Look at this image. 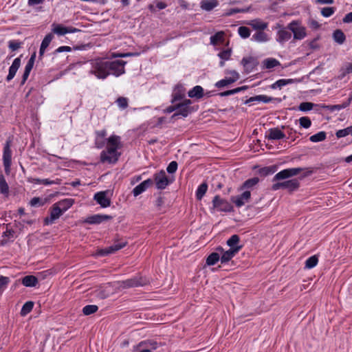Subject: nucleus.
<instances>
[{
    "label": "nucleus",
    "mask_w": 352,
    "mask_h": 352,
    "mask_svg": "<svg viewBox=\"0 0 352 352\" xmlns=\"http://www.w3.org/2000/svg\"><path fill=\"white\" fill-rule=\"evenodd\" d=\"M116 102L118 105L122 109H125L128 107V100L126 98L119 97Z\"/></svg>",
    "instance_id": "58"
},
{
    "label": "nucleus",
    "mask_w": 352,
    "mask_h": 352,
    "mask_svg": "<svg viewBox=\"0 0 352 352\" xmlns=\"http://www.w3.org/2000/svg\"><path fill=\"white\" fill-rule=\"evenodd\" d=\"M188 96L192 98L199 99L204 96V89L201 86L197 85L188 91Z\"/></svg>",
    "instance_id": "26"
},
{
    "label": "nucleus",
    "mask_w": 352,
    "mask_h": 352,
    "mask_svg": "<svg viewBox=\"0 0 352 352\" xmlns=\"http://www.w3.org/2000/svg\"><path fill=\"white\" fill-rule=\"evenodd\" d=\"M251 197V192L249 190H245L243 193L237 196L231 197V201L236 205V207L240 208L248 203Z\"/></svg>",
    "instance_id": "11"
},
{
    "label": "nucleus",
    "mask_w": 352,
    "mask_h": 352,
    "mask_svg": "<svg viewBox=\"0 0 352 352\" xmlns=\"http://www.w3.org/2000/svg\"><path fill=\"white\" fill-rule=\"evenodd\" d=\"M304 170H306V173L304 174V177L308 176L313 173L311 170H309L308 168H292L284 169L276 174L274 177V181L285 179L293 176H296Z\"/></svg>",
    "instance_id": "3"
},
{
    "label": "nucleus",
    "mask_w": 352,
    "mask_h": 352,
    "mask_svg": "<svg viewBox=\"0 0 352 352\" xmlns=\"http://www.w3.org/2000/svg\"><path fill=\"white\" fill-rule=\"evenodd\" d=\"M10 140H8L3 147V161L6 174H9L10 171V165L12 162V152L10 149Z\"/></svg>",
    "instance_id": "5"
},
{
    "label": "nucleus",
    "mask_w": 352,
    "mask_h": 352,
    "mask_svg": "<svg viewBox=\"0 0 352 352\" xmlns=\"http://www.w3.org/2000/svg\"><path fill=\"white\" fill-rule=\"evenodd\" d=\"M232 54L231 49H227L225 50L221 51L219 53L218 56L221 59L224 60H228L230 59Z\"/></svg>",
    "instance_id": "51"
},
{
    "label": "nucleus",
    "mask_w": 352,
    "mask_h": 352,
    "mask_svg": "<svg viewBox=\"0 0 352 352\" xmlns=\"http://www.w3.org/2000/svg\"><path fill=\"white\" fill-rule=\"evenodd\" d=\"M177 168V163L175 161L171 162L167 166L166 170L169 173H174Z\"/></svg>",
    "instance_id": "61"
},
{
    "label": "nucleus",
    "mask_w": 352,
    "mask_h": 352,
    "mask_svg": "<svg viewBox=\"0 0 352 352\" xmlns=\"http://www.w3.org/2000/svg\"><path fill=\"white\" fill-rule=\"evenodd\" d=\"M213 207L223 212H230L232 210L231 204L225 199H221L219 195H216L212 200Z\"/></svg>",
    "instance_id": "7"
},
{
    "label": "nucleus",
    "mask_w": 352,
    "mask_h": 352,
    "mask_svg": "<svg viewBox=\"0 0 352 352\" xmlns=\"http://www.w3.org/2000/svg\"><path fill=\"white\" fill-rule=\"evenodd\" d=\"M296 80L294 79H280L274 84H272L271 87L272 89L281 88L282 87L287 85L288 84H292Z\"/></svg>",
    "instance_id": "34"
},
{
    "label": "nucleus",
    "mask_w": 352,
    "mask_h": 352,
    "mask_svg": "<svg viewBox=\"0 0 352 352\" xmlns=\"http://www.w3.org/2000/svg\"><path fill=\"white\" fill-rule=\"evenodd\" d=\"M154 182L157 189L163 190L170 183L164 170L154 175Z\"/></svg>",
    "instance_id": "6"
},
{
    "label": "nucleus",
    "mask_w": 352,
    "mask_h": 352,
    "mask_svg": "<svg viewBox=\"0 0 352 352\" xmlns=\"http://www.w3.org/2000/svg\"><path fill=\"white\" fill-rule=\"evenodd\" d=\"M33 182L34 184H43V185L60 184L61 179H56L55 180H50L49 179H41L38 178H34V179H33Z\"/></svg>",
    "instance_id": "31"
},
{
    "label": "nucleus",
    "mask_w": 352,
    "mask_h": 352,
    "mask_svg": "<svg viewBox=\"0 0 352 352\" xmlns=\"http://www.w3.org/2000/svg\"><path fill=\"white\" fill-rule=\"evenodd\" d=\"M225 33L223 31L217 32L214 35L210 37V43L213 45H217L219 43L224 41Z\"/></svg>",
    "instance_id": "30"
},
{
    "label": "nucleus",
    "mask_w": 352,
    "mask_h": 352,
    "mask_svg": "<svg viewBox=\"0 0 352 352\" xmlns=\"http://www.w3.org/2000/svg\"><path fill=\"white\" fill-rule=\"evenodd\" d=\"M33 307L34 302L32 301L26 302L22 307V309L21 310V315L22 316H26L32 310Z\"/></svg>",
    "instance_id": "37"
},
{
    "label": "nucleus",
    "mask_w": 352,
    "mask_h": 352,
    "mask_svg": "<svg viewBox=\"0 0 352 352\" xmlns=\"http://www.w3.org/2000/svg\"><path fill=\"white\" fill-rule=\"evenodd\" d=\"M242 246H239L236 248L229 249L224 252L222 256L220 257L221 263H227L230 261L235 254L241 249Z\"/></svg>",
    "instance_id": "17"
},
{
    "label": "nucleus",
    "mask_w": 352,
    "mask_h": 352,
    "mask_svg": "<svg viewBox=\"0 0 352 352\" xmlns=\"http://www.w3.org/2000/svg\"><path fill=\"white\" fill-rule=\"evenodd\" d=\"M335 12V9L333 7H325L321 10V14L324 17H329L331 16Z\"/></svg>",
    "instance_id": "54"
},
{
    "label": "nucleus",
    "mask_w": 352,
    "mask_h": 352,
    "mask_svg": "<svg viewBox=\"0 0 352 352\" xmlns=\"http://www.w3.org/2000/svg\"><path fill=\"white\" fill-rule=\"evenodd\" d=\"M98 307L97 305H86L82 309V313L85 316H88V315H90V314H92L98 311Z\"/></svg>",
    "instance_id": "45"
},
{
    "label": "nucleus",
    "mask_w": 352,
    "mask_h": 352,
    "mask_svg": "<svg viewBox=\"0 0 352 352\" xmlns=\"http://www.w3.org/2000/svg\"><path fill=\"white\" fill-rule=\"evenodd\" d=\"M148 281L146 278H143L142 277H134L131 279L126 280L121 283V287L122 288H129L134 287L138 286H143L146 285Z\"/></svg>",
    "instance_id": "10"
},
{
    "label": "nucleus",
    "mask_w": 352,
    "mask_h": 352,
    "mask_svg": "<svg viewBox=\"0 0 352 352\" xmlns=\"http://www.w3.org/2000/svg\"><path fill=\"white\" fill-rule=\"evenodd\" d=\"M218 2L217 0H205L201 3V8L206 11H210L217 7Z\"/></svg>",
    "instance_id": "28"
},
{
    "label": "nucleus",
    "mask_w": 352,
    "mask_h": 352,
    "mask_svg": "<svg viewBox=\"0 0 352 352\" xmlns=\"http://www.w3.org/2000/svg\"><path fill=\"white\" fill-rule=\"evenodd\" d=\"M164 198L160 196L156 199L155 205L157 209L158 210H160L161 209V207L164 205Z\"/></svg>",
    "instance_id": "62"
},
{
    "label": "nucleus",
    "mask_w": 352,
    "mask_h": 352,
    "mask_svg": "<svg viewBox=\"0 0 352 352\" xmlns=\"http://www.w3.org/2000/svg\"><path fill=\"white\" fill-rule=\"evenodd\" d=\"M259 182V179L258 177H252L246 180L243 186H241V189L244 188H250L254 186H256Z\"/></svg>",
    "instance_id": "42"
},
{
    "label": "nucleus",
    "mask_w": 352,
    "mask_h": 352,
    "mask_svg": "<svg viewBox=\"0 0 352 352\" xmlns=\"http://www.w3.org/2000/svg\"><path fill=\"white\" fill-rule=\"evenodd\" d=\"M177 112L173 116V117L181 115L184 117H187L189 113L192 111L191 107H186L181 103L176 104Z\"/></svg>",
    "instance_id": "21"
},
{
    "label": "nucleus",
    "mask_w": 352,
    "mask_h": 352,
    "mask_svg": "<svg viewBox=\"0 0 352 352\" xmlns=\"http://www.w3.org/2000/svg\"><path fill=\"white\" fill-rule=\"evenodd\" d=\"M238 92H239V89H234L228 90V91H226L224 92H222V93L220 94V95L221 96H230V95H232V94H236Z\"/></svg>",
    "instance_id": "63"
},
{
    "label": "nucleus",
    "mask_w": 352,
    "mask_h": 352,
    "mask_svg": "<svg viewBox=\"0 0 352 352\" xmlns=\"http://www.w3.org/2000/svg\"><path fill=\"white\" fill-rule=\"evenodd\" d=\"M74 203V201L72 199H65L56 204V206H58L59 208L61 210V211L64 212L67 210H68L73 205Z\"/></svg>",
    "instance_id": "27"
},
{
    "label": "nucleus",
    "mask_w": 352,
    "mask_h": 352,
    "mask_svg": "<svg viewBox=\"0 0 352 352\" xmlns=\"http://www.w3.org/2000/svg\"><path fill=\"white\" fill-rule=\"evenodd\" d=\"M126 244L127 242L126 241L115 242L113 245L107 248L100 250L98 252V254L100 256H106L110 254H113L116 252L124 248L126 245Z\"/></svg>",
    "instance_id": "8"
},
{
    "label": "nucleus",
    "mask_w": 352,
    "mask_h": 352,
    "mask_svg": "<svg viewBox=\"0 0 352 352\" xmlns=\"http://www.w3.org/2000/svg\"><path fill=\"white\" fill-rule=\"evenodd\" d=\"M35 58H36V54L34 53L30 58L29 59L28 63L26 64L25 65V72H30L31 70L33 68V66H34V61H35Z\"/></svg>",
    "instance_id": "53"
},
{
    "label": "nucleus",
    "mask_w": 352,
    "mask_h": 352,
    "mask_svg": "<svg viewBox=\"0 0 352 352\" xmlns=\"http://www.w3.org/2000/svg\"><path fill=\"white\" fill-rule=\"evenodd\" d=\"M120 137L113 135L107 139V149L100 153V161L109 164L116 163L120 155L118 150L121 148Z\"/></svg>",
    "instance_id": "1"
},
{
    "label": "nucleus",
    "mask_w": 352,
    "mask_h": 352,
    "mask_svg": "<svg viewBox=\"0 0 352 352\" xmlns=\"http://www.w3.org/2000/svg\"><path fill=\"white\" fill-rule=\"evenodd\" d=\"M112 217L107 214H95L86 219L85 222L89 224H98L105 221H109Z\"/></svg>",
    "instance_id": "15"
},
{
    "label": "nucleus",
    "mask_w": 352,
    "mask_h": 352,
    "mask_svg": "<svg viewBox=\"0 0 352 352\" xmlns=\"http://www.w3.org/2000/svg\"><path fill=\"white\" fill-rule=\"evenodd\" d=\"M239 240V236L237 234H234L227 241V245L230 246V249L236 248L239 246L238 245Z\"/></svg>",
    "instance_id": "41"
},
{
    "label": "nucleus",
    "mask_w": 352,
    "mask_h": 352,
    "mask_svg": "<svg viewBox=\"0 0 352 352\" xmlns=\"http://www.w3.org/2000/svg\"><path fill=\"white\" fill-rule=\"evenodd\" d=\"M233 82H234V79H230V78H226L225 79H222L218 81L215 85L217 87L221 88L226 87Z\"/></svg>",
    "instance_id": "48"
},
{
    "label": "nucleus",
    "mask_w": 352,
    "mask_h": 352,
    "mask_svg": "<svg viewBox=\"0 0 352 352\" xmlns=\"http://www.w3.org/2000/svg\"><path fill=\"white\" fill-rule=\"evenodd\" d=\"M94 199L102 208H107L111 205V200L107 197V193L104 191L96 193Z\"/></svg>",
    "instance_id": "14"
},
{
    "label": "nucleus",
    "mask_w": 352,
    "mask_h": 352,
    "mask_svg": "<svg viewBox=\"0 0 352 352\" xmlns=\"http://www.w3.org/2000/svg\"><path fill=\"white\" fill-rule=\"evenodd\" d=\"M351 100H352V97L349 98L348 102H344V103H343L342 104H336V105L329 106V109L331 111H334V110L339 111V110H341V109H344L346 107H348L350 104Z\"/></svg>",
    "instance_id": "49"
},
{
    "label": "nucleus",
    "mask_w": 352,
    "mask_h": 352,
    "mask_svg": "<svg viewBox=\"0 0 352 352\" xmlns=\"http://www.w3.org/2000/svg\"><path fill=\"white\" fill-rule=\"evenodd\" d=\"M333 38L338 44H342L346 40V36L341 30H336L333 33Z\"/></svg>",
    "instance_id": "32"
},
{
    "label": "nucleus",
    "mask_w": 352,
    "mask_h": 352,
    "mask_svg": "<svg viewBox=\"0 0 352 352\" xmlns=\"http://www.w3.org/2000/svg\"><path fill=\"white\" fill-rule=\"evenodd\" d=\"M35 58H36V54L34 53L30 58L29 59L28 63L26 64L25 65V72H30L31 70L33 68V66H34V61H35Z\"/></svg>",
    "instance_id": "52"
},
{
    "label": "nucleus",
    "mask_w": 352,
    "mask_h": 352,
    "mask_svg": "<svg viewBox=\"0 0 352 352\" xmlns=\"http://www.w3.org/2000/svg\"><path fill=\"white\" fill-rule=\"evenodd\" d=\"M277 41L279 43H283L289 40L292 37V34L289 31L285 28L280 30L277 33Z\"/></svg>",
    "instance_id": "25"
},
{
    "label": "nucleus",
    "mask_w": 352,
    "mask_h": 352,
    "mask_svg": "<svg viewBox=\"0 0 352 352\" xmlns=\"http://www.w3.org/2000/svg\"><path fill=\"white\" fill-rule=\"evenodd\" d=\"M8 46L12 51H15L21 47V43L16 41H10Z\"/></svg>",
    "instance_id": "59"
},
{
    "label": "nucleus",
    "mask_w": 352,
    "mask_h": 352,
    "mask_svg": "<svg viewBox=\"0 0 352 352\" xmlns=\"http://www.w3.org/2000/svg\"><path fill=\"white\" fill-rule=\"evenodd\" d=\"M20 65H21V58H15L14 60L12 65L9 68V73L6 78V80L8 81L11 80L14 77Z\"/></svg>",
    "instance_id": "20"
},
{
    "label": "nucleus",
    "mask_w": 352,
    "mask_h": 352,
    "mask_svg": "<svg viewBox=\"0 0 352 352\" xmlns=\"http://www.w3.org/2000/svg\"><path fill=\"white\" fill-rule=\"evenodd\" d=\"M38 279L33 275L24 276L21 280V283L25 287H35L38 284Z\"/></svg>",
    "instance_id": "23"
},
{
    "label": "nucleus",
    "mask_w": 352,
    "mask_h": 352,
    "mask_svg": "<svg viewBox=\"0 0 352 352\" xmlns=\"http://www.w3.org/2000/svg\"><path fill=\"white\" fill-rule=\"evenodd\" d=\"M10 282V278L6 276H0V295L3 293L8 284Z\"/></svg>",
    "instance_id": "50"
},
{
    "label": "nucleus",
    "mask_w": 352,
    "mask_h": 352,
    "mask_svg": "<svg viewBox=\"0 0 352 352\" xmlns=\"http://www.w3.org/2000/svg\"><path fill=\"white\" fill-rule=\"evenodd\" d=\"M299 182L296 179L283 182V189H287L289 192L297 190L299 188Z\"/></svg>",
    "instance_id": "24"
},
{
    "label": "nucleus",
    "mask_w": 352,
    "mask_h": 352,
    "mask_svg": "<svg viewBox=\"0 0 352 352\" xmlns=\"http://www.w3.org/2000/svg\"><path fill=\"white\" fill-rule=\"evenodd\" d=\"M264 66L267 69H272L280 65L278 60L275 58H267L263 61Z\"/></svg>",
    "instance_id": "44"
},
{
    "label": "nucleus",
    "mask_w": 352,
    "mask_h": 352,
    "mask_svg": "<svg viewBox=\"0 0 352 352\" xmlns=\"http://www.w3.org/2000/svg\"><path fill=\"white\" fill-rule=\"evenodd\" d=\"M63 212L59 208L56 204H53L52 207L50 209V216L49 217H46L44 219V222L45 224L48 225L54 223V221L58 219Z\"/></svg>",
    "instance_id": "12"
},
{
    "label": "nucleus",
    "mask_w": 352,
    "mask_h": 352,
    "mask_svg": "<svg viewBox=\"0 0 352 352\" xmlns=\"http://www.w3.org/2000/svg\"><path fill=\"white\" fill-rule=\"evenodd\" d=\"M238 33L243 38H248L250 36V30L245 26H241L238 29Z\"/></svg>",
    "instance_id": "46"
},
{
    "label": "nucleus",
    "mask_w": 352,
    "mask_h": 352,
    "mask_svg": "<svg viewBox=\"0 0 352 352\" xmlns=\"http://www.w3.org/2000/svg\"><path fill=\"white\" fill-rule=\"evenodd\" d=\"M288 28L294 34V39L301 40L306 36V30L304 27L298 25L296 21H292L288 25Z\"/></svg>",
    "instance_id": "9"
},
{
    "label": "nucleus",
    "mask_w": 352,
    "mask_h": 352,
    "mask_svg": "<svg viewBox=\"0 0 352 352\" xmlns=\"http://www.w3.org/2000/svg\"><path fill=\"white\" fill-rule=\"evenodd\" d=\"M91 73L94 74L98 78L104 79L107 78L110 74L108 61H104L100 59L96 60L92 63Z\"/></svg>",
    "instance_id": "2"
},
{
    "label": "nucleus",
    "mask_w": 352,
    "mask_h": 352,
    "mask_svg": "<svg viewBox=\"0 0 352 352\" xmlns=\"http://www.w3.org/2000/svg\"><path fill=\"white\" fill-rule=\"evenodd\" d=\"M348 135H350L349 133V127H346L344 129H340V130H338L337 132H336V136L338 138H344Z\"/></svg>",
    "instance_id": "60"
},
{
    "label": "nucleus",
    "mask_w": 352,
    "mask_h": 352,
    "mask_svg": "<svg viewBox=\"0 0 352 352\" xmlns=\"http://www.w3.org/2000/svg\"><path fill=\"white\" fill-rule=\"evenodd\" d=\"M158 346L159 344L153 340H144L138 344V348L146 347V349H148L151 352L157 349Z\"/></svg>",
    "instance_id": "22"
},
{
    "label": "nucleus",
    "mask_w": 352,
    "mask_h": 352,
    "mask_svg": "<svg viewBox=\"0 0 352 352\" xmlns=\"http://www.w3.org/2000/svg\"><path fill=\"white\" fill-rule=\"evenodd\" d=\"M220 260V256L218 253L212 252L206 258V264L208 265H213L218 261Z\"/></svg>",
    "instance_id": "40"
},
{
    "label": "nucleus",
    "mask_w": 352,
    "mask_h": 352,
    "mask_svg": "<svg viewBox=\"0 0 352 352\" xmlns=\"http://www.w3.org/2000/svg\"><path fill=\"white\" fill-rule=\"evenodd\" d=\"M0 192L6 196L9 194V186L2 174L0 175Z\"/></svg>",
    "instance_id": "33"
},
{
    "label": "nucleus",
    "mask_w": 352,
    "mask_h": 352,
    "mask_svg": "<svg viewBox=\"0 0 352 352\" xmlns=\"http://www.w3.org/2000/svg\"><path fill=\"white\" fill-rule=\"evenodd\" d=\"M153 184V180L148 179L135 186L133 190L134 197H137L144 192L149 186Z\"/></svg>",
    "instance_id": "16"
},
{
    "label": "nucleus",
    "mask_w": 352,
    "mask_h": 352,
    "mask_svg": "<svg viewBox=\"0 0 352 352\" xmlns=\"http://www.w3.org/2000/svg\"><path fill=\"white\" fill-rule=\"evenodd\" d=\"M273 100L272 98L265 96V95H259L254 97H251L248 102H253V101H258V102H263L264 103H267L271 102Z\"/></svg>",
    "instance_id": "36"
},
{
    "label": "nucleus",
    "mask_w": 352,
    "mask_h": 352,
    "mask_svg": "<svg viewBox=\"0 0 352 352\" xmlns=\"http://www.w3.org/2000/svg\"><path fill=\"white\" fill-rule=\"evenodd\" d=\"M318 262V258L317 256L314 255L309 257L305 262V267L307 269H311L314 267Z\"/></svg>",
    "instance_id": "43"
},
{
    "label": "nucleus",
    "mask_w": 352,
    "mask_h": 352,
    "mask_svg": "<svg viewBox=\"0 0 352 352\" xmlns=\"http://www.w3.org/2000/svg\"><path fill=\"white\" fill-rule=\"evenodd\" d=\"M241 64L246 73L251 72L257 65L256 60L252 57L243 58Z\"/></svg>",
    "instance_id": "18"
},
{
    "label": "nucleus",
    "mask_w": 352,
    "mask_h": 352,
    "mask_svg": "<svg viewBox=\"0 0 352 352\" xmlns=\"http://www.w3.org/2000/svg\"><path fill=\"white\" fill-rule=\"evenodd\" d=\"M276 170V166H267L260 170V173L264 176L272 174Z\"/></svg>",
    "instance_id": "47"
},
{
    "label": "nucleus",
    "mask_w": 352,
    "mask_h": 352,
    "mask_svg": "<svg viewBox=\"0 0 352 352\" xmlns=\"http://www.w3.org/2000/svg\"><path fill=\"white\" fill-rule=\"evenodd\" d=\"M126 62L124 60L108 61L109 71L110 74L119 76L124 73V65Z\"/></svg>",
    "instance_id": "4"
},
{
    "label": "nucleus",
    "mask_w": 352,
    "mask_h": 352,
    "mask_svg": "<svg viewBox=\"0 0 352 352\" xmlns=\"http://www.w3.org/2000/svg\"><path fill=\"white\" fill-rule=\"evenodd\" d=\"M269 140H277L283 139L285 135L278 128L270 129L268 131V134L265 136Z\"/></svg>",
    "instance_id": "19"
},
{
    "label": "nucleus",
    "mask_w": 352,
    "mask_h": 352,
    "mask_svg": "<svg viewBox=\"0 0 352 352\" xmlns=\"http://www.w3.org/2000/svg\"><path fill=\"white\" fill-rule=\"evenodd\" d=\"M208 189V185L206 183L201 184L196 192V197L198 200H201L206 194Z\"/></svg>",
    "instance_id": "38"
},
{
    "label": "nucleus",
    "mask_w": 352,
    "mask_h": 352,
    "mask_svg": "<svg viewBox=\"0 0 352 352\" xmlns=\"http://www.w3.org/2000/svg\"><path fill=\"white\" fill-rule=\"evenodd\" d=\"M313 107H314L313 103L309 102H305L300 103V104L299 106V109L302 111H307L311 110Z\"/></svg>",
    "instance_id": "56"
},
{
    "label": "nucleus",
    "mask_w": 352,
    "mask_h": 352,
    "mask_svg": "<svg viewBox=\"0 0 352 352\" xmlns=\"http://www.w3.org/2000/svg\"><path fill=\"white\" fill-rule=\"evenodd\" d=\"M299 123L302 127L305 129L309 128L311 124V120L308 117L300 118L299 119Z\"/></svg>",
    "instance_id": "55"
},
{
    "label": "nucleus",
    "mask_w": 352,
    "mask_h": 352,
    "mask_svg": "<svg viewBox=\"0 0 352 352\" xmlns=\"http://www.w3.org/2000/svg\"><path fill=\"white\" fill-rule=\"evenodd\" d=\"M52 32L58 36H63L67 33H74L78 32L79 30L73 27H65L61 25L53 24Z\"/></svg>",
    "instance_id": "13"
},
{
    "label": "nucleus",
    "mask_w": 352,
    "mask_h": 352,
    "mask_svg": "<svg viewBox=\"0 0 352 352\" xmlns=\"http://www.w3.org/2000/svg\"><path fill=\"white\" fill-rule=\"evenodd\" d=\"M252 38L257 42H266L268 41V36L262 31H258L252 36Z\"/></svg>",
    "instance_id": "35"
},
{
    "label": "nucleus",
    "mask_w": 352,
    "mask_h": 352,
    "mask_svg": "<svg viewBox=\"0 0 352 352\" xmlns=\"http://www.w3.org/2000/svg\"><path fill=\"white\" fill-rule=\"evenodd\" d=\"M327 134L324 131H320L316 134L311 135L309 140L312 142H322L326 139Z\"/></svg>",
    "instance_id": "39"
},
{
    "label": "nucleus",
    "mask_w": 352,
    "mask_h": 352,
    "mask_svg": "<svg viewBox=\"0 0 352 352\" xmlns=\"http://www.w3.org/2000/svg\"><path fill=\"white\" fill-rule=\"evenodd\" d=\"M249 25H251L253 29L260 31L264 30L267 28V23L261 21L260 19L252 20Z\"/></svg>",
    "instance_id": "29"
},
{
    "label": "nucleus",
    "mask_w": 352,
    "mask_h": 352,
    "mask_svg": "<svg viewBox=\"0 0 352 352\" xmlns=\"http://www.w3.org/2000/svg\"><path fill=\"white\" fill-rule=\"evenodd\" d=\"M342 21L344 23H352V12L346 14L344 17L342 19Z\"/></svg>",
    "instance_id": "64"
},
{
    "label": "nucleus",
    "mask_w": 352,
    "mask_h": 352,
    "mask_svg": "<svg viewBox=\"0 0 352 352\" xmlns=\"http://www.w3.org/2000/svg\"><path fill=\"white\" fill-rule=\"evenodd\" d=\"M53 37L54 36H53L52 34H48L44 37V38L41 43V45L43 46V48H47L49 46Z\"/></svg>",
    "instance_id": "57"
}]
</instances>
